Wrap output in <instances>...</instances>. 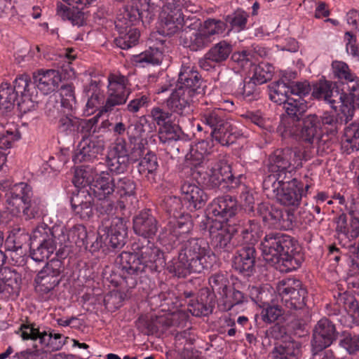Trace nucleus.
Here are the masks:
<instances>
[{"instance_id":"nucleus-49","label":"nucleus","mask_w":359,"mask_h":359,"mask_svg":"<svg viewBox=\"0 0 359 359\" xmlns=\"http://www.w3.org/2000/svg\"><path fill=\"white\" fill-rule=\"evenodd\" d=\"M57 245L58 243L57 241L51 240V242L45 241V243H39L36 248H31V257L36 262H44L56 251Z\"/></svg>"},{"instance_id":"nucleus-1","label":"nucleus","mask_w":359,"mask_h":359,"mask_svg":"<svg viewBox=\"0 0 359 359\" xmlns=\"http://www.w3.org/2000/svg\"><path fill=\"white\" fill-rule=\"evenodd\" d=\"M335 83L320 81L314 90L315 96L323 100L338 114L341 121L348 122L353 115V108H359V80L349 69H334Z\"/></svg>"},{"instance_id":"nucleus-50","label":"nucleus","mask_w":359,"mask_h":359,"mask_svg":"<svg viewBox=\"0 0 359 359\" xmlns=\"http://www.w3.org/2000/svg\"><path fill=\"white\" fill-rule=\"evenodd\" d=\"M163 53L158 48H150L149 50L133 56V61L136 64L142 65V67L146 65H160L163 60Z\"/></svg>"},{"instance_id":"nucleus-55","label":"nucleus","mask_w":359,"mask_h":359,"mask_svg":"<svg viewBox=\"0 0 359 359\" xmlns=\"http://www.w3.org/2000/svg\"><path fill=\"white\" fill-rule=\"evenodd\" d=\"M248 15L243 11L238 10L234 13L228 15L225 18V23L231 26L227 34L231 30L240 32L246 29Z\"/></svg>"},{"instance_id":"nucleus-8","label":"nucleus","mask_w":359,"mask_h":359,"mask_svg":"<svg viewBox=\"0 0 359 359\" xmlns=\"http://www.w3.org/2000/svg\"><path fill=\"white\" fill-rule=\"evenodd\" d=\"M127 236V227L121 218H116L109 226H99L97 236L92 244L94 250L101 248H118L124 245Z\"/></svg>"},{"instance_id":"nucleus-29","label":"nucleus","mask_w":359,"mask_h":359,"mask_svg":"<svg viewBox=\"0 0 359 359\" xmlns=\"http://www.w3.org/2000/svg\"><path fill=\"white\" fill-rule=\"evenodd\" d=\"M21 337L24 340H39V343L44 348H48L51 351H59L65 345V342L52 341L53 333H47L46 331L40 332L38 328L32 325L22 324L20 326Z\"/></svg>"},{"instance_id":"nucleus-24","label":"nucleus","mask_w":359,"mask_h":359,"mask_svg":"<svg viewBox=\"0 0 359 359\" xmlns=\"http://www.w3.org/2000/svg\"><path fill=\"white\" fill-rule=\"evenodd\" d=\"M76 104V97L74 88L71 85L63 86L59 95H54L50 97L49 102L46 104V110L49 116H55V111L64 109V112L72 111Z\"/></svg>"},{"instance_id":"nucleus-28","label":"nucleus","mask_w":359,"mask_h":359,"mask_svg":"<svg viewBox=\"0 0 359 359\" xmlns=\"http://www.w3.org/2000/svg\"><path fill=\"white\" fill-rule=\"evenodd\" d=\"M334 324L327 318L320 320L313 330L312 345L319 349L330 346L336 339Z\"/></svg>"},{"instance_id":"nucleus-41","label":"nucleus","mask_w":359,"mask_h":359,"mask_svg":"<svg viewBox=\"0 0 359 359\" xmlns=\"http://www.w3.org/2000/svg\"><path fill=\"white\" fill-rule=\"evenodd\" d=\"M144 2L130 4V8H126L123 13L118 16L116 27L126 29L137 22L142 18V11L144 10Z\"/></svg>"},{"instance_id":"nucleus-36","label":"nucleus","mask_w":359,"mask_h":359,"mask_svg":"<svg viewBox=\"0 0 359 359\" xmlns=\"http://www.w3.org/2000/svg\"><path fill=\"white\" fill-rule=\"evenodd\" d=\"M133 230L138 236L151 238L157 232V221L148 212H142L133 219Z\"/></svg>"},{"instance_id":"nucleus-21","label":"nucleus","mask_w":359,"mask_h":359,"mask_svg":"<svg viewBox=\"0 0 359 359\" xmlns=\"http://www.w3.org/2000/svg\"><path fill=\"white\" fill-rule=\"evenodd\" d=\"M193 229V223L187 215V217L170 220L164 227L161 239L167 238L175 244L177 241L183 242L188 238Z\"/></svg>"},{"instance_id":"nucleus-47","label":"nucleus","mask_w":359,"mask_h":359,"mask_svg":"<svg viewBox=\"0 0 359 359\" xmlns=\"http://www.w3.org/2000/svg\"><path fill=\"white\" fill-rule=\"evenodd\" d=\"M158 167L156 156L150 151L140 160L138 165V171L150 182L155 181V175Z\"/></svg>"},{"instance_id":"nucleus-63","label":"nucleus","mask_w":359,"mask_h":359,"mask_svg":"<svg viewBox=\"0 0 359 359\" xmlns=\"http://www.w3.org/2000/svg\"><path fill=\"white\" fill-rule=\"evenodd\" d=\"M13 90L16 93V97L29 94V86L31 85L30 77L27 74H22L18 76L14 82Z\"/></svg>"},{"instance_id":"nucleus-10","label":"nucleus","mask_w":359,"mask_h":359,"mask_svg":"<svg viewBox=\"0 0 359 359\" xmlns=\"http://www.w3.org/2000/svg\"><path fill=\"white\" fill-rule=\"evenodd\" d=\"M277 292L286 309H300L306 304V290L302 287L301 282L297 279L286 278L280 280L277 285Z\"/></svg>"},{"instance_id":"nucleus-26","label":"nucleus","mask_w":359,"mask_h":359,"mask_svg":"<svg viewBox=\"0 0 359 359\" xmlns=\"http://www.w3.org/2000/svg\"><path fill=\"white\" fill-rule=\"evenodd\" d=\"M205 184L210 188L223 187L232 180L231 167L224 160H221L211 164L210 168L203 177Z\"/></svg>"},{"instance_id":"nucleus-32","label":"nucleus","mask_w":359,"mask_h":359,"mask_svg":"<svg viewBox=\"0 0 359 359\" xmlns=\"http://www.w3.org/2000/svg\"><path fill=\"white\" fill-rule=\"evenodd\" d=\"M34 196L32 188L25 182L15 184L6 195L8 208L13 213L20 212V205Z\"/></svg>"},{"instance_id":"nucleus-27","label":"nucleus","mask_w":359,"mask_h":359,"mask_svg":"<svg viewBox=\"0 0 359 359\" xmlns=\"http://www.w3.org/2000/svg\"><path fill=\"white\" fill-rule=\"evenodd\" d=\"M104 148V141L99 137L83 138L78 145V148L73 156V161L75 163L90 161L101 154Z\"/></svg>"},{"instance_id":"nucleus-31","label":"nucleus","mask_w":359,"mask_h":359,"mask_svg":"<svg viewBox=\"0 0 359 359\" xmlns=\"http://www.w3.org/2000/svg\"><path fill=\"white\" fill-rule=\"evenodd\" d=\"M33 78L37 88L44 95L54 91L62 81V75L55 69H40L34 73Z\"/></svg>"},{"instance_id":"nucleus-23","label":"nucleus","mask_w":359,"mask_h":359,"mask_svg":"<svg viewBox=\"0 0 359 359\" xmlns=\"http://www.w3.org/2000/svg\"><path fill=\"white\" fill-rule=\"evenodd\" d=\"M180 190L182 202L190 211L202 208L208 200L205 191L196 184L185 182Z\"/></svg>"},{"instance_id":"nucleus-9","label":"nucleus","mask_w":359,"mask_h":359,"mask_svg":"<svg viewBox=\"0 0 359 359\" xmlns=\"http://www.w3.org/2000/svg\"><path fill=\"white\" fill-rule=\"evenodd\" d=\"M128 79L118 74H111L108 76L107 97L100 113L111 111L116 106L124 104L131 91Z\"/></svg>"},{"instance_id":"nucleus-17","label":"nucleus","mask_w":359,"mask_h":359,"mask_svg":"<svg viewBox=\"0 0 359 359\" xmlns=\"http://www.w3.org/2000/svg\"><path fill=\"white\" fill-rule=\"evenodd\" d=\"M208 216L213 220L227 222L237 211L236 200L229 195L215 198L208 205Z\"/></svg>"},{"instance_id":"nucleus-4","label":"nucleus","mask_w":359,"mask_h":359,"mask_svg":"<svg viewBox=\"0 0 359 359\" xmlns=\"http://www.w3.org/2000/svg\"><path fill=\"white\" fill-rule=\"evenodd\" d=\"M337 118L334 115L325 112L322 116L309 114L304 116L297 124L292 120L285 123L283 135L284 138L293 137L309 144H314L315 140L323 133L336 132Z\"/></svg>"},{"instance_id":"nucleus-43","label":"nucleus","mask_w":359,"mask_h":359,"mask_svg":"<svg viewBox=\"0 0 359 359\" xmlns=\"http://www.w3.org/2000/svg\"><path fill=\"white\" fill-rule=\"evenodd\" d=\"M201 82L198 72L193 69H182L179 72L177 87L183 90H191V95L194 97L199 93L198 90L201 87Z\"/></svg>"},{"instance_id":"nucleus-5","label":"nucleus","mask_w":359,"mask_h":359,"mask_svg":"<svg viewBox=\"0 0 359 359\" xmlns=\"http://www.w3.org/2000/svg\"><path fill=\"white\" fill-rule=\"evenodd\" d=\"M309 188V184L304 186L301 181L292 177L279 182L274 177H266L263 181V189L266 194L275 197L285 206H299Z\"/></svg>"},{"instance_id":"nucleus-2","label":"nucleus","mask_w":359,"mask_h":359,"mask_svg":"<svg viewBox=\"0 0 359 359\" xmlns=\"http://www.w3.org/2000/svg\"><path fill=\"white\" fill-rule=\"evenodd\" d=\"M264 259L282 272L298 269L302 262L300 256L294 255V241L281 233L266 234L260 245Z\"/></svg>"},{"instance_id":"nucleus-42","label":"nucleus","mask_w":359,"mask_h":359,"mask_svg":"<svg viewBox=\"0 0 359 359\" xmlns=\"http://www.w3.org/2000/svg\"><path fill=\"white\" fill-rule=\"evenodd\" d=\"M301 354V344L290 340L276 346L271 353V359H299Z\"/></svg>"},{"instance_id":"nucleus-56","label":"nucleus","mask_w":359,"mask_h":359,"mask_svg":"<svg viewBox=\"0 0 359 359\" xmlns=\"http://www.w3.org/2000/svg\"><path fill=\"white\" fill-rule=\"evenodd\" d=\"M115 192L121 198L132 196L135 194L136 184L130 177L115 179Z\"/></svg>"},{"instance_id":"nucleus-54","label":"nucleus","mask_w":359,"mask_h":359,"mask_svg":"<svg viewBox=\"0 0 359 359\" xmlns=\"http://www.w3.org/2000/svg\"><path fill=\"white\" fill-rule=\"evenodd\" d=\"M140 37V32L135 28L126 29V32H120V36L114 39L116 46L121 49H128L135 46Z\"/></svg>"},{"instance_id":"nucleus-64","label":"nucleus","mask_w":359,"mask_h":359,"mask_svg":"<svg viewBox=\"0 0 359 359\" xmlns=\"http://www.w3.org/2000/svg\"><path fill=\"white\" fill-rule=\"evenodd\" d=\"M340 346L349 354L355 353L359 351V336L351 334H344L340 340Z\"/></svg>"},{"instance_id":"nucleus-15","label":"nucleus","mask_w":359,"mask_h":359,"mask_svg":"<svg viewBox=\"0 0 359 359\" xmlns=\"http://www.w3.org/2000/svg\"><path fill=\"white\" fill-rule=\"evenodd\" d=\"M129 163L126 142L122 138H117L108 151L105 164L111 172L120 174L127 170Z\"/></svg>"},{"instance_id":"nucleus-18","label":"nucleus","mask_w":359,"mask_h":359,"mask_svg":"<svg viewBox=\"0 0 359 359\" xmlns=\"http://www.w3.org/2000/svg\"><path fill=\"white\" fill-rule=\"evenodd\" d=\"M58 114H63L59 119L58 128L61 132L69 134L76 129L85 136L95 132V125L97 121V116L88 120H79L70 116L71 111L64 112V109L55 111Z\"/></svg>"},{"instance_id":"nucleus-61","label":"nucleus","mask_w":359,"mask_h":359,"mask_svg":"<svg viewBox=\"0 0 359 359\" xmlns=\"http://www.w3.org/2000/svg\"><path fill=\"white\" fill-rule=\"evenodd\" d=\"M242 117L245 118L247 121H249L257 126L259 128L266 130H271V125L269 121L264 117L262 113L257 110L255 111H248L245 114H242Z\"/></svg>"},{"instance_id":"nucleus-40","label":"nucleus","mask_w":359,"mask_h":359,"mask_svg":"<svg viewBox=\"0 0 359 359\" xmlns=\"http://www.w3.org/2000/svg\"><path fill=\"white\" fill-rule=\"evenodd\" d=\"M255 249L253 246L244 245L238 251L233 262V267L241 273H252L255 261Z\"/></svg>"},{"instance_id":"nucleus-48","label":"nucleus","mask_w":359,"mask_h":359,"mask_svg":"<svg viewBox=\"0 0 359 359\" xmlns=\"http://www.w3.org/2000/svg\"><path fill=\"white\" fill-rule=\"evenodd\" d=\"M16 93L13 90L8 82H2L0 84V111L5 112L11 111L17 101Z\"/></svg>"},{"instance_id":"nucleus-14","label":"nucleus","mask_w":359,"mask_h":359,"mask_svg":"<svg viewBox=\"0 0 359 359\" xmlns=\"http://www.w3.org/2000/svg\"><path fill=\"white\" fill-rule=\"evenodd\" d=\"M121 276L129 287H134L137 278L147 269L137 252H122L118 257Z\"/></svg>"},{"instance_id":"nucleus-34","label":"nucleus","mask_w":359,"mask_h":359,"mask_svg":"<svg viewBox=\"0 0 359 359\" xmlns=\"http://www.w3.org/2000/svg\"><path fill=\"white\" fill-rule=\"evenodd\" d=\"M83 97L87 100L84 114L90 116L98 109L104 102V93L95 81L91 82L83 90Z\"/></svg>"},{"instance_id":"nucleus-16","label":"nucleus","mask_w":359,"mask_h":359,"mask_svg":"<svg viewBox=\"0 0 359 359\" xmlns=\"http://www.w3.org/2000/svg\"><path fill=\"white\" fill-rule=\"evenodd\" d=\"M179 4H177V7ZM174 4L170 1L166 2L160 13L159 32L165 36H172L182 29L183 13H179Z\"/></svg>"},{"instance_id":"nucleus-53","label":"nucleus","mask_w":359,"mask_h":359,"mask_svg":"<svg viewBox=\"0 0 359 359\" xmlns=\"http://www.w3.org/2000/svg\"><path fill=\"white\" fill-rule=\"evenodd\" d=\"M182 134L180 127L170 122L158 128V138L163 144H170L180 138Z\"/></svg>"},{"instance_id":"nucleus-22","label":"nucleus","mask_w":359,"mask_h":359,"mask_svg":"<svg viewBox=\"0 0 359 359\" xmlns=\"http://www.w3.org/2000/svg\"><path fill=\"white\" fill-rule=\"evenodd\" d=\"M269 55V49L260 45L253 43L247 50L235 52L231 60L241 67L259 66V58H266Z\"/></svg>"},{"instance_id":"nucleus-57","label":"nucleus","mask_w":359,"mask_h":359,"mask_svg":"<svg viewBox=\"0 0 359 359\" xmlns=\"http://www.w3.org/2000/svg\"><path fill=\"white\" fill-rule=\"evenodd\" d=\"M287 88L288 89V86L280 81L271 83L269 86L270 100L278 104H284L289 100Z\"/></svg>"},{"instance_id":"nucleus-45","label":"nucleus","mask_w":359,"mask_h":359,"mask_svg":"<svg viewBox=\"0 0 359 359\" xmlns=\"http://www.w3.org/2000/svg\"><path fill=\"white\" fill-rule=\"evenodd\" d=\"M341 145V149L347 154L359 150L358 124L352 123L345 128Z\"/></svg>"},{"instance_id":"nucleus-35","label":"nucleus","mask_w":359,"mask_h":359,"mask_svg":"<svg viewBox=\"0 0 359 359\" xmlns=\"http://www.w3.org/2000/svg\"><path fill=\"white\" fill-rule=\"evenodd\" d=\"M231 45L226 41H221L212 47L204 57L199 60L200 67L205 66L214 67L211 62H221L227 59L231 52Z\"/></svg>"},{"instance_id":"nucleus-38","label":"nucleus","mask_w":359,"mask_h":359,"mask_svg":"<svg viewBox=\"0 0 359 359\" xmlns=\"http://www.w3.org/2000/svg\"><path fill=\"white\" fill-rule=\"evenodd\" d=\"M137 252L146 267L151 271L156 269L158 264L161 265L164 263L163 252L154 243L149 241L146 245L139 248Z\"/></svg>"},{"instance_id":"nucleus-19","label":"nucleus","mask_w":359,"mask_h":359,"mask_svg":"<svg viewBox=\"0 0 359 359\" xmlns=\"http://www.w3.org/2000/svg\"><path fill=\"white\" fill-rule=\"evenodd\" d=\"M53 233L60 247L58 252L67 247L69 243L82 245L87 238L86 227L82 224L75 225L69 230L64 226H54Z\"/></svg>"},{"instance_id":"nucleus-11","label":"nucleus","mask_w":359,"mask_h":359,"mask_svg":"<svg viewBox=\"0 0 359 359\" xmlns=\"http://www.w3.org/2000/svg\"><path fill=\"white\" fill-rule=\"evenodd\" d=\"M201 227L208 229L212 245L219 250H228L232 246L231 241L234 229L226 222L205 217L201 222Z\"/></svg>"},{"instance_id":"nucleus-58","label":"nucleus","mask_w":359,"mask_h":359,"mask_svg":"<svg viewBox=\"0 0 359 359\" xmlns=\"http://www.w3.org/2000/svg\"><path fill=\"white\" fill-rule=\"evenodd\" d=\"M226 28V24L220 20L214 18H208L205 20L202 25V30L205 32L208 39L212 40L214 35L222 34Z\"/></svg>"},{"instance_id":"nucleus-3","label":"nucleus","mask_w":359,"mask_h":359,"mask_svg":"<svg viewBox=\"0 0 359 359\" xmlns=\"http://www.w3.org/2000/svg\"><path fill=\"white\" fill-rule=\"evenodd\" d=\"M210 251L206 243L201 239H189L177 257L167 263V270L178 278L191 273H200L210 265Z\"/></svg>"},{"instance_id":"nucleus-12","label":"nucleus","mask_w":359,"mask_h":359,"mask_svg":"<svg viewBox=\"0 0 359 359\" xmlns=\"http://www.w3.org/2000/svg\"><path fill=\"white\" fill-rule=\"evenodd\" d=\"M257 213L270 227L287 230L292 227L294 214L264 202L258 205Z\"/></svg>"},{"instance_id":"nucleus-6","label":"nucleus","mask_w":359,"mask_h":359,"mask_svg":"<svg viewBox=\"0 0 359 359\" xmlns=\"http://www.w3.org/2000/svg\"><path fill=\"white\" fill-rule=\"evenodd\" d=\"M115 179L109 173L101 171L90 187L89 194L96 200L95 208L100 214H112L114 203L111 199L115 192Z\"/></svg>"},{"instance_id":"nucleus-44","label":"nucleus","mask_w":359,"mask_h":359,"mask_svg":"<svg viewBox=\"0 0 359 359\" xmlns=\"http://www.w3.org/2000/svg\"><path fill=\"white\" fill-rule=\"evenodd\" d=\"M262 229L259 223L255 220L245 222L240 231L241 245L253 246L260 238Z\"/></svg>"},{"instance_id":"nucleus-60","label":"nucleus","mask_w":359,"mask_h":359,"mask_svg":"<svg viewBox=\"0 0 359 359\" xmlns=\"http://www.w3.org/2000/svg\"><path fill=\"white\" fill-rule=\"evenodd\" d=\"M286 154L288 163L290 164V168L292 173L297 169L302 166V161H307V156L304 154L299 149H284Z\"/></svg>"},{"instance_id":"nucleus-13","label":"nucleus","mask_w":359,"mask_h":359,"mask_svg":"<svg viewBox=\"0 0 359 359\" xmlns=\"http://www.w3.org/2000/svg\"><path fill=\"white\" fill-rule=\"evenodd\" d=\"M249 296L259 307H262V319L269 323L275 322L283 314L278 306H269L272 300V293L267 287L250 286Z\"/></svg>"},{"instance_id":"nucleus-51","label":"nucleus","mask_w":359,"mask_h":359,"mask_svg":"<svg viewBox=\"0 0 359 359\" xmlns=\"http://www.w3.org/2000/svg\"><path fill=\"white\" fill-rule=\"evenodd\" d=\"M43 205L41 201L34 196L20 205V212L25 219H35L41 214Z\"/></svg>"},{"instance_id":"nucleus-30","label":"nucleus","mask_w":359,"mask_h":359,"mask_svg":"<svg viewBox=\"0 0 359 359\" xmlns=\"http://www.w3.org/2000/svg\"><path fill=\"white\" fill-rule=\"evenodd\" d=\"M284 149L277 150L269 158L267 177H274L277 182L291 178L292 171Z\"/></svg>"},{"instance_id":"nucleus-52","label":"nucleus","mask_w":359,"mask_h":359,"mask_svg":"<svg viewBox=\"0 0 359 359\" xmlns=\"http://www.w3.org/2000/svg\"><path fill=\"white\" fill-rule=\"evenodd\" d=\"M53 226L50 229L48 226L45 223H41L38 224L32 231L30 236V246L33 248L34 241L39 243L51 242L52 241H57L55 235L53 233Z\"/></svg>"},{"instance_id":"nucleus-20","label":"nucleus","mask_w":359,"mask_h":359,"mask_svg":"<svg viewBox=\"0 0 359 359\" xmlns=\"http://www.w3.org/2000/svg\"><path fill=\"white\" fill-rule=\"evenodd\" d=\"M61 262H52L41 270L35 278L36 290L42 293H48L60 283Z\"/></svg>"},{"instance_id":"nucleus-37","label":"nucleus","mask_w":359,"mask_h":359,"mask_svg":"<svg viewBox=\"0 0 359 359\" xmlns=\"http://www.w3.org/2000/svg\"><path fill=\"white\" fill-rule=\"evenodd\" d=\"M21 276L15 270L4 267L0 273V294L18 296L20 292Z\"/></svg>"},{"instance_id":"nucleus-39","label":"nucleus","mask_w":359,"mask_h":359,"mask_svg":"<svg viewBox=\"0 0 359 359\" xmlns=\"http://www.w3.org/2000/svg\"><path fill=\"white\" fill-rule=\"evenodd\" d=\"M72 210L81 219H89L93 215V196L88 192L80 191L71 200Z\"/></svg>"},{"instance_id":"nucleus-25","label":"nucleus","mask_w":359,"mask_h":359,"mask_svg":"<svg viewBox=\"0 0 359 359\" xmlns=\"http://www.w3.org/2000/svg\"><path fill=\"white\" fill-rule=\"evenodd\" d=\"M190 90H183L179 87L172 91L167 99L166 105L172 113L180 116L188 115L191 111V104L193 102L194 96Z\"/></svg>"},{"instance_id":"nucleus-33","label":"nucleus","mask_w":359,"mask_h":359,"mask_svg":"<svg viewBox=\"0 0 359 359\" xmlns=\"http://www.w3.org/2000/svg\"><path fill=\"white\" fill-rule=\"evenodd\" d=\"M180 44L192 51H198L204 49L212 43V40L208 39L202 29L198 30L182 31L180 37Z\"/></svg>"},{"instance_id":"nucleus-59","label":"nucleus","mask_w":359,"mask_h":359,"mask_svg":"<svg viewBox=\"0 0 359 359\" xmlns=\"http://www.w3.org/2000/svg\"><path fill=\"white\" fill-rule=\"evenodd\" d=\"M273 75V69H250L248 72V79L257 85H262L271 81Z\"/></svg>"},{"instance_id":"nucleus-62","label":"nucleus","mask_w":359,"mask_h":359,"mask_svg":"<svg viewBox=\"0 0 359 359\" xmlns=\"http://www.w3.org/2000/svg\"><path fill=\"white\" fill-rule=\"evenodd\" d=\"M182 200L176 196H167L163 200V208L172 217H177L181 215Z\"/></svg>"},{"instance_id":"nucleus-7","label":"nucleus","mask_w":359,"mask_h":359,"mask_svg":"<svg viewBox=\"0 0 359 359\" xmlns=\"http://www.w3.org/2000/svg\"><path fill=\"white\" fill-rule=\"evenodd\" d=\"M203 123L211 128V136L221 145H228L233 142L230 131L231 125L227 121L224 110L220 107L208 108L201 114Z\"/></svg>"},{"instance_id":"nucleus-46","label":"nucleus","mask_w":359,"mask_h":359,"mask_svg":"<svg viewBox=\"0 0 359 359\" xmlns=\"http://www.w3.org/2000/svg\"><path fill=\"white\" fill-rule=\"evenodd\" d=\"M284 109L287 114V117L283 118L278 126V132L281 135H283L285 123L292 120L294 123L297 124L300 121V116H302L304 112L303 106H302L299 100H296L289 99L284 104Z\"/></svg>"}]
</instances>
